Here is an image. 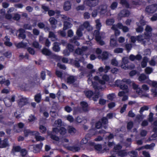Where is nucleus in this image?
Wrapping results in <instances>:
<instances>
[{
    "label": "nucleus",
    "mask_w": 157,
    "mask_h": 157,
    "mask_svg": "<svg viewBox=\"0 0 157 157\" xmlns=\"http://www.w3.org/2000/svg\"><path fill=\"white\" fill-rule=\"evenodd\" d=\"M95 22L96 23V28L98 30L94 31V35L95 36L96 41L101 45H102L105 44L104 42L101 40V38H103V36H102V33H100L99 31V30L100 29L101 26V24L98 19L96 20Z\"/></svg>",
    "instance_id": "obj_1"
},
{
    "label": "nucleus",
    "mask_w": 157,
    "mask_h": 157,
    "mask_svg": "<svg viewBox=\"0 0 157 157\" xmlns=\"http://www.w3.org/2000/svg\"><path fill=\"white\" fill-rule=\"evenodd\" d=\"M100 77L96 76L94 77V79L98 81L100 84L104 85L106 82H108L111 79V76L105 74L102 75H100Z\"/></svg>",
    "instance_id": "obj_2"
},
{
    "label": "nucleus",
    "mask_w": 157,
    "mask_h": 157,
    "mask_svg": "<svg viewBox=\"0 0 157 157\" xmlns=\"http://www.w3.org/2000/svg\"><path fill=\"white\" fill-rule=\"evenodd\" d=\"M152 30V28L149 25H147L146 26L145 29V32L144 33V35H142L144 36V38L146 40L148 41L150 39L151 40H154L153 37L152 36L151 32Z\"/></svg>",
    "instance_id": "obj_3"
},
{
    "label": "nucleus",
    "mask_w": 157,
    "mask_h": 157,
    "mask_svg": "<svg viewBox=\"0 0 157 157\" xmlns=\"http://www.w3.org/2000/svg\"><path fill=\"white\" fill-rule=\"evenodd\" d=\"M83 26H84V28H86L89 31L93 29L92 27L90 25L88 22H85L83 23V25L80 26L77 31L76 34L79 37H81L82 36V31L83 30Z\"/></svg>",
    "instance_id": "obj_4"
},
{
    "label": "nucleus",
    "mask_w": 157,
    "mask_h": 157,
    "mask_svg": "<svg viewBox=\"0 0 157 157\" xmlns=\"http://www.w3.org/2000/svg\"><path fill=\"white\" fill-rule=\"evenodd\" d=\"M131 82L129 79H123L122 80H117L115 82V85L117 86H119L120 88L122 89H127L128 88L127 86L125 85H123V82H125L127 84H129Z\"/></svg>",
    "instance_id": "obj_5"
},
{
    "label": "nucleus",
    "mask_w": 157,
    "mask_h": 157,
    "mask_svg": "<svg viewBox=\"0 0 157 157\" xmlns=\"http://www.w3.org/2000/svg\"><path fill=\"white\" fill-rule=\"evenodd\" d=\"M62 17L64 20L63 30H66L71 27L72 25L70 23V22L71 19L65 16H63Z\"/></svg>",
    "instance_id": "obj_6"
},
{
    "label": "nucleus",
    "mask_w": 157,
    "mask_h": 157,
    "mask_svg": "<svg viewBox=\"0 0 157 157\" xmlns=\"http://www.w3.org/2000/svg\"><path fill=\"white\" fill-rule=\"evenodd\" d=\"M130 39L131 42L133 43H135L136 40H137L138 42L144 44H145L146 42L144 38V36L142 35L137 36H132L130 38Z\"/></svg>",
    "instance_id": "obj_7"
},
{
    "label": "nucleus",
    "mask_w": 157,
    "mask_h": 157,
    "mask_svg": "<svg viewBox=\"0 0 157 157\" xmlns=\"http://www.w3.org/2000/svg\"><path fill=\"white\" fill-rule=\"evenodd\" d=\"M43 146V144L41 143L38 144L31 145L29 146V149L31 151H33L34 153H38L40 151Z\"/></svg>",
    "instance_id": "obj_8"
},
{
    "label": "nucleus",
    "mask_w": 157,
    "mask_h": 157,
    "mask_svg": "<svg viewBox=\"0 0 157 157\" xmlns=\"http://www.w3.org/2000/svg\"><path fill=\"white\" fill-rule=\"evenodd\" d=\"M107 6L106 5L101 6L97 10L98 12H100L101 14H104L106 11ZM98 12L97 10H94L92 13V16L93 17H95L97 14Z\"/></svg>",
    "instance_id": "obj_9"
},
{
    "label": "nucleus",
    "mask_w": 157,
    "mask_h": 157,
    "mask_svg": "<svg viewBox=\"0 0 157 157\" xmlns=\"http://www.w3.org/2000/svg\"><path fill=\"white\" fill-rule=\"evenodd\" d=\"M121 148L122 147L121 145H117L114 147V151L120 156L123 157L126 155L127 153L125 151L120 150Z\"/></svg>",
    "instance_id": "obj_10"
},
{
    "label": "nucleus",
    "mask_w": 157,
    "mask_h": 157,
    "mask_svg": "<svg viewBox=\"0 0 157 157\" xmlns=\"http://www.w3.org/2000/svg\"><path fill=\"white\" fill-rule=\"evenodd\" d=\"M132 86L133 88L136 90V92L139 94L141 95L142 97H148L149 94L147 93L143 94V91L140 88L138 87V85L134 83H132Z\"/></svg>",
    "instance_id": "obj_11"
},
{
    "label": "nucleus",
    "mask_w": 157,
    "mask_h": 157,
    "mask_svg": "<svg viewBox=\"0 0 157 157\" xmlns=\"http://www.w3.org/2000/svg\"><path fill=\"white\" fill-rule=\"evenodd\" d=\"M128 60L127 58L124 57L122 58V63L121 65L122 68L124 69H131L134 68L135 67L134 65H132L131 67H128L127 66V64L128 63Z\"/></svg>",
    "instance_id": "obj_12"
},
{
    "label": "nucleus",
    "mask_w": 157,
    "mask_h": 157,
    "mask_svg": "<svg viewBox=\"0 0 157 157\" xmlns=\"http://www.w3.org/2000/svg\"><path fill=\"white\" fill-rule=\"evenodd\" d=\"M98 2V0H87L84 2V5L88 6L90 7H92L96 6Z\"/></svg>",
    "instance_id": "obj_13"
},
{
    "label": "nucleus",
    "mask_w": 157,
    "mask_h": 157,
    "mask_svg": "<svg viewBox=\"0 0 157 157\" xmlns=\"http://www.w3.org/2000/svg\"><path fill=\"white\" fill-rule=\"evenodd\" d=\"M146 10L148 13L155 12L157 10V5H152L147 6L146 8Z\"/></svg>",
    "instance_id": "obj_14"
},
{
    "label": "nucleus",
    "mask_w": 157,
    "mask_h": 157,
    "mask_svg": "<svg viewBox=\"0 0 157 157\" xmlns=\"http://www.w3.org/2000/svg\"><path fill=\"white\" fill-rule=\"evenodd\" d=\"M89 144L90 146L94 147L95 149L98 151V152L100 153L103 152V151L102 150V147L101 145L99 144L95 145L94 143L92 141H90L89 143Z\"/></svg>",
    "instance_id": "obj_15"
},
{
    "label": "nucleus",
    "mask_w": 157,
    "mask_h": 157,
    "mask_svg": "<svg viewBox=\"0 0 157 157\" xmlns=\"http://www.w3.org/2000/svg\"><path fill=\"white\" fill-rule=\"evenodd\" d=\"M88 82L89 84H92L93 85V87L97 92V90H99L100 89H102L103 88L99 84L95 83H93V81L90 78H89L88 80Z\"/></svg>",
    "instance_id": "obj_16"
},
{
    "label": "nucleus",
    "mask_w": 157,
    "mask_h": 157,
    "mask_svg": "<svg viewBox=\"0 0 157 157\" xmlns=\"http://www.w3.org/2000/svg\"><path fill=\"white\" fill-rule=\"evenodd\" d=\"M146 22L143 20H141L140 22V23L141 25H139L138 24L137 25L138 27L136 29V31L138 33H140L142 32L144 29L142 27L146 24Z\"/></svg>",
    "instance_id": "obj_17"
},
{
    "label": "nucleus",
    "mask_w": 157,
    "mask_h": 157,
    "mask_svg": "<svg viewBox=\"0 0 157 157\" xmlns=\"http://www.w3.org/2000/svg\"><path fill=\"white\" fill-rule=\"evenodd\" d=\"M67 48L69 52L67 49H65L63 52V54L65 56H68L70 52H72L74 50V47L70 44H68L67 46Z\"/></svg>",
    "instance_id": "obj_18"
},
{
    "label": "nucleus",
    "mask_w": 157,
    "mask_h": 157,
    "mask_svg": "<svg viewBox=\"0 0 157 157\" xmlns=\"http://www.w3.org/2000/svg\"><path fill=\"white\" fill-rule=\"evenodd\" d=\"M34 133V135L36 140L37 141H42L44 140V138L40 136L39 133L37 131H34L33 133Z\"/></svg>",
    "instance_id": "obj_19"
},
{
    "label": "nucleus",
    "mask_w": 157,
    "mask_h": 157,
    "mask_svg": "<svg viewBox=\"0 0 157 157\" xmlns=\"http://www.w3.org/2000/svg\"><path fill=\"white\" fill-rule=\"evenodd\" d=\"M28 100L25 97L21 98L18 102L19 105L20 106H23L26 105L28 102Z\"/></svg>",
    "instance_id": "obj_20"
},
{
    "label": "nucleus",
    "mask_w": 157,
    "mask_h": 157,
    "mask_svg": "<svg viewBox=\"0 0 157 157\" xmlns=\"http://www.w3.org/2000/svg\"><path fill=\"white\" fill-rule=\"evenodd\" d=\"M146 82L153 87L157 88V81H156L148 79L146 81Z\"/></svg>",
    "instance_id": "obj_21"
},
{
    "label": "nucleus",
    "mask_w": 157,
    "mask_h": 157,
    "mask_svg": "<svg viewBox=\"0 0 157 157\" xmlns=\"http://www.w3.org/2000/svg\"><path fill=\"white\" fill-rule=\"evenodd\" d=\"M129 12L126 10H122L119 14V16L120 17H127L129 16Z\"/></svg>",
    "instance_id": "obj_22"
},
{
    "label": "nucleus",
    "mask_w": 157,
    "mask_h": 157,
    "mask_svg": "<svg viewBox=\"0 0 157 157\" xmlns=\"http://www.w3.org/2000/svg\"><path fill=\"white\" fill-rule=\"evenodd\" d=\"M142 58V56L139 55H137L136 56L133 55H131L130 56L129 59L131 61H134L135 59L137 60H140Z\"/></svg>",
    "instance_id": "obj_23"
},
{
    "label": "nucleus",
    "mask_w": 157,
    "mask_h": 157,
    "mask_svg": "<svg viewBox=\"0 0 157 157\" xmlns=\"http://www.w3.org/2000/svg\"><path fill=\"white\" fill-rule=\"evenodd\" d=\"M76 80V78L72 76H69L67 79V82L69 84L72 83Z\"/></svg>",
    "instance_id": "obj_24"
},
{
    "label": "nucleus",
    "mask_w": 157,
    "mask_h": 157,
    "mask_svg": "<svg viewBox=\"0 0 157 157\" xmlns=\"http://www.w3.org/2000/svg\"><path fill=\"white\" fill-rule=\"evenodd\" d=\"M157 63V56L152 57L149 61V64L151 66H154Z\"/></svg>",
    "instance_id": "obj_25"
},
{
    "label": "nucleus",
    "mask_w": 157,
    "mask_h": 157,
    "mask_svg": "<svg viewBox=\"0 0 157 157\" xmlns=\"http://www.w3.org/2000/svg\"><path fill=\"white\" fill-rule=\"evenodd\" d=\"M9 145L7 140L5 139L2 141L0 142V148H4L8 146Z\"/></svg>",
    "instance_id": "obj_26"
},
{
    "label": "nucleus",
    "mask_w": 157,
    "mask_h": 157,
    "mask_svg": "<svg viewBox=\"0 0 157 157\" xmlns=\"http://www.w3.org/2000/svg\"><path fill=\"white\" fill-rule=\"evenodd\" d=\"M114 36H111L110 40V45L112 47H115L117 45V43L116 40V38H114Z\"/></svg>",
    "instance_id": "obj_27"
},
{
    "label": "nucleus",
    "mask_w": 157,
    "mask_h": 157,
    "mask_svg": "<svg viewBox=\"0 0 157 157\" xmlns=\"http://www.w3.org/2000/svg\"><path fill=\"white\" fill-rule=\"evenodd\" d=\"M109 54L106 52H103L101 56H99L98 58L100 59H101L102 60H105L108 58Z\"/></svg>",
    "instance_id": "obj_28"
},
{
    "label": "nucleus",
    "mask_w": 157,
    "mask_h": 157,
    "mask_svg": "<svg viewBox=\"0 0 157 157\" xmlns=\"http://www.w3.org/2000/svg\"><path fill=\"white\" fill-rule=\"evenodd\" d=\"M118 29H119V28L117 26V24L116 25H113L112 27V29L115 30V34L116 36H118L120 33Z\"/></svg>",
    "instance_id": "obj_29"
},
{
    "label": "nucleus",
    "mask_w": 157,
    "mask_h": 157,
    "mask_svg": "<svg viewBox=\"0 0 157 157\" xmlns=\"http://www.w3.org/2000/svg\"><path fill=\"white\" fill-rule=\"evenodd\" d=\"M117 26L119 29H122L123 32H126L128 31V29L126 26H123L121 24L118 23Z\"/></svg>",
    "instance_id": "obj_30"
},
{
    "label": "nucleus",
    "mask_w": 157,
    "mask_h": 157,
    "mask_svg": "<svg viewBox=\"0 0 157 157\" xmlns=\"http://www.w3.org/2000/svg\"><path fill=\"white\" fill-rule=\"evenodd\" d=\"M19 34L18 35V37L21 39H25V35L24 34L25 30L22 29H19Z\"/></svg>",
    "instance_id": "obj_31"
},
{
    "label": "nucleus",
    "mask_w": 157,
    "mask_h": 157,
    "mask_svg": "<svg viewBox=\"0 0 157 157\" xmlns=\"http://www.w3.org/2000/svg\"><path fill=\"white\" fill-rule=\"evenodd\" d=\"M148 78L144 74H141L138 78V80L140 82H143L147 79Z\"/></svg>",
    "instance_id": "obj_32"
},
{
    "label": "nucleus",
    "mask_w": 157,
    "mask_h": 157,
    "mask_svg": "<svg viewBox=\"0 0 157 157\" xmlns=\"http://www.w3.org/2000/svg\"><path fill=\"white\" fill-rule=\"evenodd\" d=\"M148 60V59L147 57H144L141 63L142 67L144 68L146 67Z\"/></svg>",
    "instance_id": "obj_33"
},
{
    "label": "nucleus",
    "mask_w": 157,
    "mask_h": 157,
    "mask_svg": "<svg viewBox=\"0 0 157 157\" xmlns=\"http://www.w3.org/2000/svg\"><path fill=\"white\" fill-rule=\"evenodd\" d=\"M64 9L65 10H68L71 8V5L68 2H66L63 6Z\"/></svg>",
    "instance_id": "obj_34"
},
{
    "label": "nucleus",
    "mask_w": 157,
    "mask_h": 157,
    "mask_svg": "<svg viewBox=\"0 0 157 157\" xmlns=\"http://www.w3.org/2000/svg\"><path fill=\"white\" fill-rule=\"evenodd\" d=\"M80 104L84 111H86L87 110L88 104L86 102L82 101L81 102Z\"/></svg>",
    "instance_id": "obj_35"
},
{
    "label": "nucleus",
    "mask_w": 157,
    "mask_h": 157,
    "mask_svg": "<svg viewBox=\"0 0 157 157\" xmlns=\"http://www.w3.org/2000/svg\"><path fill=\"white\" fill-rule=\"evenodd\" d=\"M89 135H87L86 137L82 139L81 141V144H86L90 137H89Z\"/></svg>",
    "instance_id": "obj_36"
},
{
    "label": "nucleus",
    "mask_w": 157,
    "mask_h": 157,
    "mask_svg": "<svg viewBox=\"0 0 157 157\" xmlns=\"http://www.w3.org/2000/svg\"><path fill=\"white\" fill-rule=\"evenodd\" d=\"M59 44L58 43H55L53 47V50L55 52H59L60 50V48L59 47Z\"/></svg>",
    "instance_id": "obj_37"
},
{
    "label": "nucleus",
    "mask_w": 157,
    "mask_h": 157,
    "mask_svg": "<svg viewBox=\"0 0 157 157\" xmlns=\"http://www.w3.org/2000/svg\"><path fill=\"white\" fill-rule=\"evenodd\" d=\"M49 21L52 27H54L53 26V25H55L57 24V21L53 17L50 18L49 19Z\"/></svg>",
    "instance_id": "obj_38"
},
{
    "label": "nucleus",
    "mask_w": 157,
    "mask_h": 157,
    "mask_svg": "<svg viewBox=\"0 0 157 157\" xmlns=\"http://www.w3.org/2000/svg\"><path fill=\"white\" fill-rule=\"evenodd\" d=\"M34 131H31L30 130H25L24 131V135L25 136H27L29 135H33L34 133H33Z\"/></svg>",
    "instance_id": "obj_39"
},
{
    "label": "nucleus",
    "mask_w": 157,
    "mask_h": 157,
    "mask_svg": "<svg viewBox=\"0 0 157 157\" xmlns=\"http://www.w3.org/2000/svg\"><path fill=\"white\" fill-rule=\"evenodd\" d=\"M68 132L71 134H73L76 132L75 129L72 126H69L68 128Z\"/></svg>",
    "instance_id": "obj_40"
},
{
    "label": "nucleus",
    "mask_w": 157,
    "mask_h": 157,
    "mask_svg": "<svg viewBox=\"0 0 157 157\" xmlns=\"http://www.w3.org/2000/svg\"><path fill=\"white\" fill-rule=\"evenodd\" d=\"M62 121L61 120L59 119L55 121L53 126L55 127H59L61 125Z\"/></svg>",
    "instance_id": "obj_41"
},
{
    "label": "nucleus",
    "mask_w": 157,
    "mask_h": 157,
    "mask_svg": "<svg viewBox=\"0 0 157 157\" xmlns=\"http://www.w3.org/2000/svg\"><path fill=\"white\" fill-rule=\"evenodd\" d=\"M26 45L27 43H25L23 41L19 43L16 44V47L18 48H24L26 46Z\"/></svg>",
    "instance_id": "obj_42"
},
{
    "label": "nucleus",
    "mask_w": 157,
    "mask_h": 157,
    "mask_svg": "<svg viewBox=\"0 0 157 157\" xmlns=\"http://www.w3.org/2000/svg\"><path fill=\"white\" fill-rule=\"evenodd\" d=\"M42 52L43 54L46 56H49L51 54V52L48 49L45 48H44L42 51Z\"/></svg>",
    "instance_id": "obj_43"
},
{
    "label": "nucleus",
    "mask_w": 157,
    "mask_h": 157,
    "mask_svg": "<svg viewBox=\"0 0 157 157\" xmlns=\"http://www.w3.org/2000/svg\"><path fill=\"white\" fill-rule=\"evenodd\" d=\"M4 102L6 105L7 107H10L12 105L10 99L8 98H5L4 100Z\"/></svg>",
    "instance_id": "obj_44"
},
{
    "label": "nucleus",
    "mask_w": 157,
    "mask_h": 157,
    "mask_svg": "<svg viewBox=\"0 0 157 157\" xmlns=\"http://www.w3.org/2000/svg\"><path fill=\"white\" fill-rule=\"evenodd\" d=\"M87 48V47H84L82 48V49L77 48L75 51V52L78 54H81L82 53L83 51L86 50Z\"/></svg>",
    "instance_id": "obj_45"
},
{
    "label": "nucleus",
    "mask_w": 157,
    "mask_h": 157,
    "mask_svg": "<svg viewBox=\"0 0 157 157\" xmlns=\"http://www.w3.org/2000/svg\"><path fill=\"white\" fill-rule=\"evenodd\" d=\"M5 44L7 46H11L12 45V44L10 42V39L8 38L7 36H6L5 38Z\"/></svg>",
    "instance_id": "obj_46"
},
{
    "label": "nucleus",
    "mask_w": 157,
    "mask_h": 157,
    "mask_svg": "<svg viewBox=\"0 0 157 157\" xmlns=\"http://www.w3.org/2000/svg\"><path fill=\"white\" fill-rule=\"evenodd\" d=\"M123 90H124V91H120L119 92L118 94L119 96L120 97L124 96L125 95L126 93L128 92V88L127 89H124Z\"/></svg>",
    "instance_id": "obj_47"
},
{
    "label": "nucleus",
    "mask_w": 157,
    "mask_h": 157,
    "mask_svg": "<svg viewBox=\"0 0 157 157\" xmlns=\"http://www.w3.org/2000/svg\"><path fill=\"white\" fill-rule=\"evenodd\" d=\"M36 119V118L33 115H30L28 118V121L29 122H33Z\"/></svg>",
    "instance_id": "obj_48"
},
{
    "label": "nucleus",
    "mask_w": 157,
    "mask_h": 157,
    "mask_svg": "<svg viewBox=\"0 0 157 157\" xmlns=\"http://www.w3.org/2000/svg\"><path fill=\"white\" fill-rule=\"evenodd\" d=\"M49 37L51 38L53 41L56 40V36L55 34L52 32H50Z\"/></svg>",
    "instance_id": "obj_49"
},
{
    "label": "nucleus",
    "mask_w": 157,
    "mask_h": 157,
    "mask_svg": "<svg viewBox=\"0 0 157 157\" xmlns=\"http://www.w3.org/2000/svg\"><path fill=\"white\" fill-rule=\"evenodd\" d=\"M35 99L36 102H39L41 99V95L40 94L36 95L35 96Z\"/></svg>",
    "instance_id": "obj_50"
},
{
    "label": "nucleus",
    "mask_w": 157,
    "mask_h": 157,
    "mask_svg": "<svg viewBox=\"0 0 157 157\" xmlns=\"http://www.w3.org/2000/svg\"><path fill=\"white\" fill-rule=\"evenodd\" d=\"M51 138L55 141H57L59 143L60 142L61 139L59 138L58 137L54 135H52L51 136Z\"/></svg>",
    "instance_id": "obj_51"
},
{
    "label": "nucleus",
    "mask_w": 157,
    "mask_h": 157,
    "mask_svg": "<svg viewBox=\"0 0 157 157\" xmlns=\"http://www.w3.org/2000/svg\"><path fill=\"white\" fill-rule=\"evenodd\" d=\"M60 133L61 135H65L67 133V130L63 127H61L59 130Z\"/></svg>",
    "instance_id": "obj_52"
},
{
    "label": "nucleus",
    "mask_w": 157,
    "mask_h": 157,
    "mask_svg": "<svg viewBox=\"0 0 157 157\" xmlns=\"http://www.w3.org/2000/svg\"><path fill=\"white\" fill-rule=\"evenodd\" d=\"M154 144L152 143L150 145H146L144 146V148L147 149H152L153 147L155 146Z\"/></svg>",
    "instance_id": "obj_53"
},
{
    "label": "nucleus",
    "mask_w": 157,
    "mask_h": 157,
    "mask_svg": "<svg viewBox=\"0 0 157 157\" xmlns=\"http://www.w3.org/2000/svg\"><path fill=\"white\" fill-rule=\"evenodd\" d=\"M142 89L143 91L147 92L149 90V88L147 85L143 84L142 86Z\"/></svg>",
    "instance_id": "obj_54"
},
{
    "label": "nucleus",
    "mask_w": 157,
    "mask_h": 157,
    "mask_svg": "<svg viewBox=\"0 0 157 157\" xmlns=\"http://www.w3.org/2000/svg\"><path fill=\"white\" fill-rule=\"evenodd\" d=\"M145 71L146 74H149L152 72L153 70L151 67H147L146 68Z\"/></svg>",
    "instance_id": "obj_55"
},
{
    "label": "nucleus",
    "mask_w": 157,
    "mask_h": 157,
    "mask_svg": "<svg viewBox=\"0 0 157 157\" xmlns=\"http://www.w3.org/2000/svg\"><path fill=\"white\" fill-rule=\"evenodd\" d=\"M69 142V140L67 139L63 138L60 140V144H62L63 145H64V143H67Z\"/></svg>",
    "instance_id": "obj_56"
},
{
    "label": "nucleus",
    "mask_w": 157,
    "mask_h": 157,
    "mask_svg": "<svg viewBox=\"0 0 157 157\" xmlns=\"http://www.w3.org/2000/svg\"><path fill=\"white\" fill-rule=\"evenodd\" d=\"M65 118L67 119V120L70 122H72L74 121V118L71 116L67 115L66 116Z\"/></svg>",
    "instance_id": "obj_57"
},
{
    "label": "nucleus",
    "mask_w": 157,
    "mask_h": 157,
    "mask_svg": "<svg viewBox=\"0 0 157 157\" xmlns=\"http://www.w3.org/2000/svg\"><path fill=\"white\" fill-rule=\"evenodd\" d=\"M33 46L37 48H41V46H40L38 43L36 41L33 42Z\"/></svg>",
    "instance_id": "obj_58"
},
{
    "label": "nucleus",
    "mask_w": 157,
    "mask_h": 157,
    "mask_svg": "<svg viewBox=\"0 0 157 157\" xmlns=\"http://www.w3.org/2000/svg\"><path fill=\"white\" fill-rule=\"evenodd\" d=\"M123 49L122 48H118L115 49L114 50V52L116 53H121L123 52Z\"/></svg>",
    "instance_id": "obj_59"
},
{
    "label": "nucleus",
    "mask_w": 157,
    "mask_h": 157,
    "mask_svg": "<svg viewBox=\"0 0 157 157\" xmlns=\"http://www.w3.org/2000/svg\"><path fill=\"white\" fill-rule=\"evenodd\" d=\"M129 154L131 157H137V153L136 151H131Z\"/></svg>",
    "instance_id": "obj_60"
},
{
    "label": "nucleus",
    "mask_w": 157,
    "mask_h": 157,
    "mask_svg": "<svg viewBox=\"0 0 157 157\" xmlns=\"http://www.w3.org/2000/svg\"><path fill=\"white\" fill-rule=\"evenodd\" d=\"M111 64L113 66H117L118 64V63L115 59H113L111 60Z\"/></svg>",
    "instance_id": "obj_61"
},
{
    "label": "nucleus",
    "mask_w": 157,
    "mask_h": 157,
    "mask_svg": "<svg viewBox=\"0 0 157 157\" xmlns=\"http://www.w3.org/2000/svg\"><path fill=\"white\" fill-rule=\"evenodd\" d=\"M114 21L113 19H109L107 20L106 24L107 25H112L114 23Z\"/></svg>",
    "instance_id": "obj_62"
},
{
    "label": "nucleus",
    "mask_w": 157,
    "mask_h": 157,
    "mask_svg": "<svg viewBox=\"0 0 157 157\" xmlns=\"http://www.w3.org/2000/svg\"><path fill=\"white\" fill-rule=\"evenodd\" d=\"M40 131L42 133H44L46 131V128L44 126L40 125L39 127Z\"/></svg>",
    "instance_id": "obj_63"
},
{
    "label": "nucleus",
    "mask_w": 157,
    "mask_h": 157,
    "mask_svg": "<svg viewBox=\"0 0 157 157\" xmlns=\"http://www.w3.org/2000/svg\"><path fill=\"white\" fill-rule=\"evenodd\" d=\"M85 94L86 96L87 97L90 98L93 95V92L92 91L89 90L86 92Z\"/></svg>",
    "instance_id": "obj_64"
}]
</instances>
